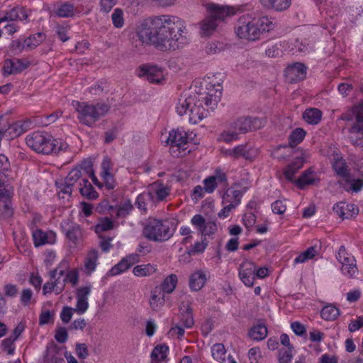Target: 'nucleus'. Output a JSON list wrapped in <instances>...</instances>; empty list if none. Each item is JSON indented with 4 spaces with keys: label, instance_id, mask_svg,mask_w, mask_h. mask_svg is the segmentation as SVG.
<instances>
[{
    "label": "nucleus",
    "instance_id": "19",
    "mask_svg": "<svg viewBox=\"0 0 363 363\" xmlns=\"http://www.w3.org/2000/svg\"><path fill=\"white\" fill-rule=\"evenodd\" d=\"M112 169L111 160L109 157H105L101 163V177L104 182V185L108 190L113 189L116 186V182L113 175L111 174Z\"/></svg>",
    "mask_w": 363,
    "mask_h": 363
},
{
    "label": "nucleus",
    "instance_id": "32",
    "mask_svg": "<svg viewBox=\"0 0 363 363\" xmlns=\"http://www.w3.org/2000/svg\"><path fill=\"white\" fill-rule=\"evenodd\" d=\"M80 194L88 199H95L98 197V193L94 190L93 186L88 179L83 178L79 182Z\"/></svg>",
    "mask_w": 363,
    "mask_h": 363
},
{
    "label": "nucleus",
    "instance_id": "50",
    "mask_svg": "<svg viewBox=\"0 0 363 363\" xmlns=\"http://www.w3.org/2000/svg\"><path fill=\"white\" fill-rule=\"evenodd\" d=\"M113 228V222L108 217L101 218L95 226L96 233H101Z\"/></svg>",
    "mask_w": 363,
    "mask_h": 363
},
{
    "label": "nucleus",
    "instance_id": "45",
    "mask_svg": "<svg viewBox=\"0 0 363 363\" xmlns=\"http://www.w3.org/2000/svg\"><path fill=\"white\" fill-rule=\"evenodd\" d=\"M321 317L325 320H334L340 315V311L333 305H328L323 308Z\"/></svg>",
    "mask_w": 363,
    "mask_h": 363
},
{
    "label": "nucleus",
    "instance_id": "58",
    "mask_svg": "<svg viewBox=\"0 0 363 363\" xmlns=\"http://www.w3.org/2000/svg\"><path fill=\"white\" fill-rule=\"evenodd\" d=\"M132 209L133 206L131 203L129 201H125L122 205L116 208V216L118 218H123L128 215Z\"/></svg>",
    "mask_w": 363,
    "mask_h": 363
},
{
    "label": "nucleus",
    "instance_id": "39",
    "mask_svg": "<svg viewBox=\"0 0 363 363\" xmlns=\"http://www.w3.org/2000/svg\"><path fill=\"white\" fill-rule=\"evenodd\" d=\"M67 238L77 245L82 238V230L79 225L74 224L69 226L67 229L65 228Z\"/></svg>",
    "mask_w": 363,
    "mask_h": 363
},
{
    "label": "nucleus",
    "instance_id": "2",
    "mask_svg": "<svg viewBox=\"0 0 363 363\" xmlns=\"http://www.w3.org/2000/svg\"><path fill=\"white\" fill-rule=\"evenodd\" d=\"M221 86L218 84L213 93H183L177 99L175 109L179 116L189 112V121L197 124L203 121L208 115V111L203 107L204 103L208 108L214 110L220 100Z\"/></svg>",
    "mask_w": 363,
    "mask_h": 363
},
{
    "label": "nucleus",
    "instance_id": "42",
    "mask_svg": "<svg viewBox=\"0 0 363 363\" xmlns=\"http://www.w3.org/2000/svg\"><path fill=\"white\" fill-rule=\"evenodd\" d=\"M153 202V193L143 192L140 194L136 199L135 205L141 211L146 212L148 203Z\"/></svg>",
    "mask_w": 363,
    "mask_h": 363
},
{
    "label": "nucleus",
    "instance_id": "59",
    "mask_svg": "<svg viewBox=\"0 0 363 363\" xmlns=\"http://www.w3.org/2000/svg\"><path fill=\"white\" fill-rule=\"evenodd\" d=\"M69 30V26L57 25L55 27V32L62 42H66L69 39L67 33Z\"/></svg>",
    "mask_w": 363,
    "mask_h": 363
},
{
    "label": "nucleus",
    "instance_id": "23",
    "mask_svg": "<svg viewBox=\"0 0 363 363\" xmlns=\"http://www.w3.org/2000/svg\"><path fill=\"white\" fill-rule=\"evenodd\" d=\"M243 193L235 186L228 188L222 196V204H232L237 207L241 201Z\"/></svg>",
    "mask_w": 363,
    "mask_h": 363
},
{
    "label": "nucleus",
    "instance_id": "51",
    "mask_svg": "<svg viewBox=\"0 0 363 363\" xmlns=\"http://www.w3.org/2000/svg\"><path fill=\"white\" fill-rule=\"evenodd\" d=\"M123 11L121 9H114L111 14V21L113 26L116 28H121L125 24Z\"/></svg>",
    "mask_w": 363,
    "mask_h": 363
},
{
    "label": "nucleus",
    "instance_id": "43",
    "mask_svg": "<svg viewBox=\"0 0 363 363\" xmlns=\"http://www.w3.org/2000/svg\"><path fill=\"white\" fill-rule=\"evenodd\" d=\"M267 335V328L264 325L253 326L250 332L249 336L254 340L259 341L264 340Z\"/></svg>",
    "mask_w": 363,
    "mask_h": 363
},
{
    "label": "nucleus",
    "instance_id": "17",
    "mask_svg": "<svg viewBox=\"0 0 363 363\" xmlns=\"http://www.w3.org/2000/svg\"><path fill=\"white\" fill-rule=\"evenodd\" d=\"M306 67L300 62L289 65L285 70V75L290 83L297 82L306 77Z\"/></svg>",
    "mask_w": 363,
    "mask_h": 363
},
{
    "label": "nucleus",
    "instance_id": "62",
    "mask_svg": "<svg viewBox=\"0 0 363 363\" xmlns=\"http://www.w3.org/2000/svg\"><path fill=\"white\" fill-rule=\"evenodd\" d=\"M164 303V297L156 294V291H152L150 304L153 310H157Z\"/></svg>",
    "mask_w": 363,
    "mask_h": 363
},
{
    "label": "nucleus",
    "instance_id": "31",
    "mask_svg": "<svg viewBox=\"0 0 363 363\" xmlns=\"http://www.w3.org/2000/svg\"><path fill=\"white\" fill-rule=\"evenodd\" d=\"M333 168L335 173L343 178H347L350 175V169L346 164L345 161L338 155L335 156L332 163Z\"/></svg>",
    "mask_w": 363,
    "mask_h": 363
},
{
    "label": "nucleus",
    "instance_id": "1",
    "mask_svg": "<svg viewBox=\"0 0 363 363\" xmlns=\"http://www.w3.org/2000/svg\"><path fill=\"white\" fill-rule=\"evenodd\" d=\"M152 27L141 24L137 31L139 40L145 44H152L162 51L176 50L182 48L186 40L183 35L186 29L185 23L173 15L155 16Z\"/></svg>",
    "mask_w": 363,
    "mask_h": 363
},
{
    "label": "nucleus",
    "instance_id": "57",
    "mask_svg": "<svg viewBox=\"0 0 363 363\" xmlns=\"http://www.w3.org/2000/svg\"><path fill=\"white\" fill-rule=\"evenodd\" d=\"M180 323L186 328H190L194 325V320L193 318L192 310L190 308H188L186 311L182 313Z\"/></svg>",
    "mask_w": 363,
    "mask_h": 363
},
{
    "label": "nucleus",
    "instance_id": "37",
    "mask_svg": "<svg viewBox=\"0 0 363 363\" xmlns=\"http://www.w3.org/2000/svg\"><path fill=\"white\" fill-rule=\"evenodd\" d=\"M218 26L217 21L211 16L201 23V35L202 36L211 35Z\"/></svg>",
    "mask_w": 363,
    "mask_h": 363
},
{
    "label": "nucleus",
    "instance_id": "18",
    "mask_svg": "<svg viewBox=\"0 0 363 363\" xmlns=\"http://www.w3.org/2000/svg\"><path fill=\"white\" fill-rule=\"evenodd\" d=\"M139 262V255L136 253L130 254L123 257L117 264L109 271V275L116 276L127 271L134 264Z\"/></svg>",
    "mask_w": 363,
    "mask_h": 363
},
{
    "label": "nucleus",
    "instance_id": "60",
    "mask_svg": "<svg viewBox=\"0 0 363 363\" xmlns=\"http://www.w3.org/2000/svg\"><path fill=\"white\" fill-rule=\"evenodd\" d=\"M10 169V162L8 158L4 155H0V175L2 174L5 177L10 178L8 172Z\"/></svg>",
    "mask_w": 363,
    "mask_h": 363
},
{
    "label": "nucleus",
    "instance_id": "38",
    "mask_svg": "<svg viewBox=\"0 0 363 363\" xmlns=\"http://www.w3.org/2000/svg\"><path fill=\"white\" fill-rule=\"evenodd\" d=\"M157 271L155 265L151 264L137 265L133 268V272L135 276L143 277L150 276Z\"/></svg>",
    "mask_w": 363,
    "mask_h": 363
},
{
    "label": "nucleus",
    "instance_id": "28",
    "mask_svg": "<svg viewBox=\"0 0 363 363\" xmlns=\"http://www.w3.org/2000/svg\"><path fill=\"white\" fill-rule=\"evenodd\" d=\"M45 363H60L63 361L61 357L60 350L55 345H50L47 347L46 352L44 355Z\"/></svg>",
    "mask_w": 363,
    "mask_h": 363
},
{
    "label": "nucleus",
    "instance_id": "27",
    "mask_svg": "<svg viewBox=\"0 0 363 363\" xmlns=\"http://www.w3.org/2000/svg\"><path fill=\"white\" fill-rule=\"evenodd\" d=\"M206 276L201 270H197L194 272L189 278V287L192 291H199L205 285Z\"/></svg>",
    "mask_w": 363,
    "mask_h": 363
},
{
    "label": "nucleus",
    "instance_id": "21",
    "mask_svg": "<svg viewBox=\"0 0 363 363\" xmlns=\"http://www.w3.org/2000/svg\"><path fill=\"white\" fill-rule=\"evenodd\" d=\"M333 211L342 219L351 218L359 213V209L355 205L345 202H339L335 204Z\"/></svg>",
    "mask_w": 363,
    "mask_h": 363
},
{
    "label": "nucleus",
    "instance_id": "12",
    "mask_svg": "<svg viewBox=\"0 0 363 363\" xmlns=\"http://www.w3.org/2000/svg\"><path fill=\"white\" fill-rule=\"evenodd\" d=\"M206 9L216 21L224 20L226 17L233 16L236 13V9L230 6L219 5L209 3L206 5Z\"/></svg>",
    "mask_w": 363,
    "mask_h": 363
},
{
    "label": "nucleus",
    "instance_id": "10",
    "mask_svg": "<svg viewBox=\"0 0 363 363\" xmlns=\"http://www.w3.org/2000/svg\"><path fill=\"white\" fill-rule=\"evenodd\" d=\"M191 223L203 236L213 235L218 229L214 221L206 220L201 214L194 216L191 219Z\"/></svg>",
    "mask_w": 363,
    "mask_h": 363
},
{
    "label": "nucleus",
    "instance_id": "14",
    "mask_svg": "<svg viewBox=\"0 0 363 363\" xmlns=\"http://www.w3.org/2000/svg\"><path fill=\"white\" fill-rule=\"evenodd\" d=\"M91 286L79 287L76 291L77 304L74 308V311L79 315L86 313L89 308L88 298L91 293Z\"/></svg>",
    "mask_w": 363,
    "mask_h": 363
},
{
    "label": "nucleus",
    "instance_id": "40",
    "mask_svg": "<svg viewBox=\"0 0 363 363\" xmlns=\"http://www.w3.org/2000/svg\"><path fill=\"white\" fill-rule=\"evenodd\" d=\"M318 252L319 250L316 246H311L297 256L294 262V264L304 263L305 262L314 258L318 254Z\"/></svg>",
    "mask_w": 363,
    "mask_h": 363
},
{
    "label": "nucleus",
    "instance_id": "34",
    "mask_svg": "<svg viewBox=\"0 0 363 363\" xmlns=\"http://www.w3.org/2000/svg\"><path fill=\"white\" fill-rule=\"evenodd\" d=\"M303 118L308 124L316 125L321 121L322 112L315 108H307L303 113Z\"/></svg>",
    "mask_w": 363,
    "mask_h": 363
},
{
    "label": "nucleus",
    "instance_id": "22",
    "mask_svg": "<svg viewBox=\"0 0 363 363\" xmlns=\"http://www.w3.org/2000/svg\"><path fill=\"white\" fill-rule=\"evenodd\" d=\"M308 155L306 152H301V156L296 157L295 160L285 169L284 174L286 179L292 181L294 175L302 167L306 162Z\"/></svg>",
    "mask_w": 363,
    "mask_h": 363
},
{
    "label": "nucleus",
    "instance_id": "48",
    "mask_svg": "<svg viewBox=\"0 0 363 363\" xmlns=\"http://www.w3.org/2000/svg\"><path fill=\"white\" fill-rule=\"evenodd\" d=\"M149 192L153 193V196L156 195L159 201H162L169 195V189L163 184H153L150 187Z\"/></svg>",
    "mask_w": 363,
    "mask_h": 363
},
{
    "label": "nucleus",
    "instance_id": "13",
    "mask_svg": "<svg viewBox=\"0 0 363 363\" xmlns=\"http://www.w3.org/2000/svg\"><path fill=\"white\" fill-rule=\"evenodd\" d=\"M138 75L140 77H145L150 83L158 84L164 79L162 69L156 65H145L142 66Z\"/></svg>",
    "mask_w": 363,
    "mask_h": 363
},
{
    "label": "nucleus",
    "instance_id": "35",
    "mask_svg": "<svg viewBox=\"0 0 363 363\" xmlns=\"http://www.w3.org/2000/svg\"><path fill=\"white\" fill-rule=\"evenodd\" d=\"M99 258L98 251L96 250H91L84 259V269L88 274L94 272L97 265V260Z\"/></svg>",
    "mask_w": 363,
    "mask_h": 363
},
{
    "label": "nucleus",
    "instance_id": "49",
    "mask_svg": "<svg viewBox=\"0 0 363 363\" xmlns=\"http://www.w3.org/2000/svg\"><path fill=\"white\" fill-rule=\"evenodd\" d=\"M337 259L342 266L356 262L354 257L347 252L346 249L343 245L340 246L339 248Z\"/></svg>",
    "mask_w": 363,
    "mask_h": 363
},
{
    "label": "nucleus",
    "instance_id": "29",
    "mask_svg": "<svg viewBox=\"0 0 363 363\" xmlns=\"http://www.w3.org/2000/svg\"><path fill=\"white\" fill-rule=\"evenodd\" d=\"M226 180V176L224 173H220L216 175L211 176L203 180L205 192L212 193L218 186V182H223Z\"/></svg>",
    "mask_w": 363,
    "mask_h": 363
},
{
    "label": "nucleus",
    "instance_id": "36",
    "mask_svg": "<svg viewBox=\"0 0 363 363\" xmlns=\"http://www.w3.org/2000/svg\"><path fill=\"white\" fill-rule=\"evenodd\" d=\"M55 14L60 18H69L74 16L75 8L72 4L64 2L55 10Z\"/></svg>",
    "mask_w": 363,
    "mask_h": 363
},
{
    "label": "nucleus",
    "instance_id": "11",
    "mask_svg": "<svg viewBox=\"0 0 363 363\" xmlns=\"http://www.w3.org/2000/svg\"><path fill=\"white\" fill-rule=\"evenodd\" d=\"M264 125V122L257 118H240L234 123V129L240 134L258 130Z\"/></svg>",
    "mask_w": 363,
    "mask_h": 363
},
{
    "label": "nucleus",
    "instance_id": "64",
    "mask_svg": "<svg viewBox=\"0 0 363 363\" xmlns=\"http://www.w3.org/2000/svg\"><path fill=\"white\" fill-rule=\"evenodd\" d=\"M265 53L268 57H276L280 56L282 53L281 44L276 43L268 47L265 50Z\"/></svg>",
    "mask_w": 363,
    "mask_h": 363
},
{
    "label": "nucleus",
    "instance_id": "52",
    "mask_svg": "<svg viewBox=\"0 0 363 363\" xmlns=\"http://www.w3.org/2000/svg\"><path fill=\"white\" fill-rule=\"evenodd\" d=\"M225 49V45L220 41H212L208 43L205 48V51L208 55H215L223 51Z\"/></svg>",
    "mask_w": 363,
    "mask_h": 363
},
{
    "label": "nucleus",
    "instance_id": "5",
    "mask_svg": "<svg viewBox=\"0 0 363 363\" xmlns=\"http://www.w3.org/2000/svg\"><path fill=\"white\" fill-rule=\"evenodd\" d=\"M340 119L347 122L351 143L356 147H363V99L342 113Z\"/></svg>",
    "mask_w": 363,
    "mask_h": 363
},
{
    "label": "nucleus",
    "instance_id": "9",
    "mask_svg": "<svg viewBox=\"0 0 363 363\" xmlns=\"http://www.w3.org/2000/svg\"><path fill=\"white\" fill-rule=\"evenodd\" d=\"M167 143L170 145L172 149L171 151L172 152H175L174 148H177L179 151L177 156H182L183 155L182 151H180V149L182 148L183 151L186 150L184 146L188 143L187 134L183 130L177 129L176 130H172L169 134Z\"/></svg>",
    "mask_w": 363,
    "mask_h": 363
},
{
    "label": "nucleus",
    "instance_id": "63",
    "mask_svg": "<svg viewBox=\"0 0 363 363\" xmlns=\"http://www.w3.org/2000/svg\"><path fill=\"white\" fill-rule=\"evenodd\" d=\"M15 341L16 340L13 339V336H9L8 338H6L2 341V347L4 350L9 355H12L14 353L15 347L13 344Z\"/></svg>",
    "mask_w": 363,
    "mask_h": 363
},
{
    "label": "nucleus",
    "instance_id": "55",
    "mask_svg": "<svg viewBox=\"0 0 363 363\" xmlns=\"http://www.w3.org/2000/svg\"><path fill=\"white\" fill-rule=\"evenodd\" d=\"M82 168L83 169V172L91 177L92 182H94V184L96 186H97L99 187L102 186V184L101 182H99L98 179L94 175V171L92 169V164H91V161H89V160L84 161L82 163Z\"/></svg>",
    "mask_w": 363,
    "mask_h": 363
},
{
    "label": "nucleus",
    "instance_id": "3",
    "mask_svg": "<svg viewBox=\"0 0 363 363\" xmlns=\"http://www.w3.org/2000/svg\"><path fill=\"white\" fill-rule=\"evenodd\" d=\"M274 27L275 23L267 16L252 21L249 17L242 16L238 21L235 32L240 38L254 41L259 39L264 32H269Z\"/></svg>",
    "mask_w": 363,
    "mask_h": 363
},
{
    "label": "nucleus",
    "instance_id": "6",
    "mask_svg": "<svg viewBox=\"0 0 363 363\" xmlns=\"http://www.w3.org/2000/svg\"><path fill=\"white\" fill-rule=\"evenodd\" d=\"M175 228L168 220H150L143 229V235L148 240L155 242L168 240L174 234Z\"/></svg>",
    "mask_w": 363,
    "mask_h": 363
},
{
    "label": "nucleus",
    "instance_id": "56",
    "mask_svg": "<svg viewBox=\"0 0 363 363\" xmlns=\"http://www.w3.org/2000/svg\"><path fill=\"white\" fill-rule=\"evenodd\" d=\"M293 347L279 350L278 359L279 363H290L293 358Z\"/></svg>",
    "mask_w": 363,
    "mask_h": 363
},
{
    "label": "nucleus",
    "instance_id": "33",
    "mask_svg": "<svg viewBox=\"0 0 363 363\" xmlns=\"http://www.w3.org/2000/svg\"><path fill=\"white\" fill-rule=\"evenodd\" d=\"M211 353L213 358L218 363H225L227 359H230V356L227 355L226 350L221 343H217L213 345Z\"/></svg>",
    "mask_w": 363,
    "mask_h": 363
},
{
    "label": "nucleus",
    "instance_id": "8",
    "mask_svg": "<svg viewBox=\"0 0 363 363\" xmlns=\"http://www.w3.org/2000/svg\"><path fill=\"white\" fill-rule=\"evenodd\" d=\"M82 164L79 167H77L72 169L67 177H66L64 182H56V185L59 189V196L62 199L65 198L64 195L70 196L72 192V186L83 176L82 171Z\"/></svg>",
    "mask_w": 363,
    "mask_h": 363
},
{
    "label": "nucleus",
    "instance_id": "46",
    "mask_svg": "<svg viewBox=\"0 0 363 363\" xmlns=\"http://www.w3.org/2000/svg\"><path fill=\"white\" fill-rule=\"evenodd\" d=\"M45 40V35L42 33H37L25 39L26 49L32 50L36 48Z\"/></svg>",
    "mask_w": 363,
    "mask_h": 363
},
{
    "label": "nucleus",
    "instance_id": "26",
    "mask_svg": "<svg viewBox=\"0 0 363 363\" xmlns=\"http://www.w3.org/2000/svg\"><path fill=\"white\" fill-rule=\"evenodd\" d=\"M259 2L267 9L283 11L289 8L291 0H259Z\"/></svg>",
    "mask_w": 363,
    "mask_h": 363
},
{
    "label": "nucleus",
    "instance_id": "24",
    "mask_svg": "<svg viewBox=\"0 0 363 363\" xmlns=\"http://www.w3.org/2000/svg\"><path fill=\"white\" fill-rule=\"evenodd\" d=\"M319 181L318 174L312 168H309L302 173L296 183L300 189H304L306 186L315 184Z\"/></svg>",
    "mask_w": 363,
    "mask_h": 363
},
{
    "label": "nucleus",
    "instance_id": "25",
    "mask_svg": "<svg viewBox=\"0 0 363 363\" xmlns=\"http://www.w3.org/2000/svg\"><path fill=\"white\" fill-rule=\"evenodd\" d=\"M27 17L28 14L23 8L15 7L11 11L6 12L4 16L0 18V21L2 24H4L6 22L14 23L18 20L21 21L27 18Z\"/></svg>",
    "mask_w": 363,
    "mask_h": 363
},
{
    "label": "nucleus",
    "instance_id": "7",
    "mask_svg": "<svg viewBox=\"0 0 363 363\" xmlns=\"http://www.w3.org/2000/svg\"><path fill=\"white\" fill-rule=\"evenodd\" d=\"M26 144L34 151L50 154L55 150V140L47 133L36 131L26 138Z\"/></svg>",
    "mask_w": 363,
    "mask_h": 363
},
{
    "label": "nucleus",
    "instance_id": "54",
    "mask_svg": "<svg viewBox=\"0 0 363 363\" xmlns=\"http://www.w3.org/2000/svg\"><path fill=\"white\" fill-rule=\"evenodd\" d=\"M177 283V277L175 274H170L163 281L162 285V290L166 293H172Z\"/></svg>",
    "mask_w": 363,
    "mask_h": 363
},
{
    "label": "nucleus",
    "instance_id": "16",
    "mask_svg": "<svg viewBox=\"0 0 363 363\" xmlns=\"http://www.w3.org/2000/svg\"><path fill=\"white\" fill-rule=\"evenodd\" d=\"M29 65V62L21 59H7L4 62V75L16 74L26 69Z\"/></svg>",
    "mask_w": 363,
    "mask_h": 363
},
{
    "label": "nucleus",
    "instance_id": "41",
    "mask_svg": "<svg viewBox=\"0 0 363 363\" xmlns=\"http://www.w3.org/2000/svg\"><path fill=\"white\" fill-rule=\"evenodd\" d=\"M168 347L165 345H158L152 350L150 357L152 363H160L167 357Z\"/></svg>",
    "mask_w": 363,
    "mask_h": 363
},
{
    "label": "nucleus",
    "instance_id": "61",
    "mask_svg": "<svg viewBox=\"0 0 363 363\" xmlns=\"http://www.w3.org/2000/svg\"><path fill=\"white\" fill-rule=\"evenodd\" d=\"M342 272L349 277H354L358 272L356 262L347 264V265L342 266Z\"/></svg>",
    "mask_w": 363,
    "mask_h": 363
},
{
    "label": "nucleus",
    "instance_id": "15",
    "mask_svg": "<svg viewBox=\"0 0 363 363\" xmlns=\"http://www.w3.org/2000/svg\"><path fill=\"white\" fill-rule=\"evenodd\" d=\"M256 267L251 261H244L239 268V277L247 286H252L255 279Z\"/></svg>",
    "mask_w": 363,
    "mask_h": 363
},
{
    "label": "nucleus",
    "instance_id": "53",
    "mask_svg": "<svg viewBox=\"0 0 363 363\" xmlns=\"http://www.w3.org/2000/svg\"><path fill=\"white\" fill-rule=\"evenodd\" d=\"M306 135V131L300 128H296L292 131L289 136V145L290 146H295L300 143Z\"/></svg>",
    "mask_w": 363,
    "mask_h": 363
},
{
    "label": "nucleus",
    "instance_id": "44",
    "mask_svg": "<svg viewBox=\"0 0 363 363\" xmlns=\"http://www.w3.org/2000/svg\"><path fill=\"white\" fill-rule=\"evenodd\" d=\"M342 186L347 191L359 192L363 187V179L345 178V182Z\"/></svg>",
    "mask_w": 363,
    "mask_h": 363
},
{
    "label": "nucleus",
    "instance_id": "20",
    "mask_svg": "<svg viewBox=\"0 0 363 363\" xmlns=\"http://www.w3.org/2000/svg\"><path fill=\"white\" fill-rule=\"evenodd\" d=\"M33 239L35 247L46 244L52 245L56 241V234L52 230L44 232L40 229H37L33 233Z\"/></svg>",
    "mask_w": 363,
    "mask_h": 363
},
{
    "label": "nucleus",
    "instance_id": "30",
    "mask_svg": "<svg viewBox=\"0 0 363 363\" xmlns=\"http://www.w3.org/2000/svg\"><path fill=\"white\" fill-rule=\"evenodd\" d=\"M1 130L7 139H13L24 133L23 125L21 122L8 125L6 128H1Z\"/></svg>",
    "mask_w": 363,
    "mask_h": 363
},
{
    "label": "nucleus",
    "instance_id": "4",
    "mask_svg": "<svg viewBox=\"0 0 363 363\" xmlns=\"http://www.w3.org/2000/svg\"><path fill=\"white\" fill-rule=\"evenodd\" d=\"M72 106L77 113V119L79 123L91 128L94 127L96 123L110 111V106L104 102L92 104L74 100Z\"/></svg>",
    "mask_w": 363,
    "mask_h": 363
},
{
    "label": "nucleus",
    "instance_id": "47",
    "mask_svg": "<svg viewBox=\"0 0 363 363\" xmlns=\"http://www.w3.org/2000/svg\"><path fill=\"white\" fill-rule=\"evenodd\" d=\"M243 157L245 160H252L253 155L246 145H238L233 148V159Z\"/></svg>",
    "mask_w": 363,
    "mask_h": 363
}]
</instances>
